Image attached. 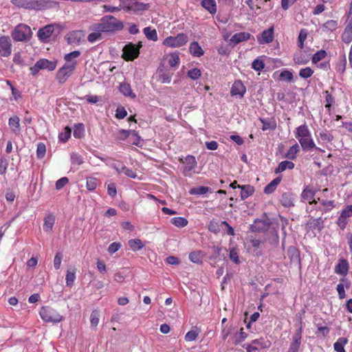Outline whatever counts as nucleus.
Listing matches in <instances>:
<instances>
[{"instance_id": "obj_1", "label": "nucleus", "mask_w": 352, "mask_h": 352, "mask_svg": "<svg viewBox=\"0 0 352 352\" xmlns=\"http://www.w3.org/2000/svg\"><path fill=\"white\" fill-rule=\"evenodd\" d=\"M80 55V52L78 50L73 51L65 55V63L58 70L56 76L59 83H65L73 74L77 66V61L75 58L79 57Z\"/></svg>"}, {"instance_id": "obj_2", "label": "nucleus", "mask_w": 352, "mask_h": 352, "mask_svg": "<svg viewBox=\"0 0 352 352\" xmlns=\"http://www.w3.org/2000/svg\"><path fill=\"white\" fill-rule=\"evenodd\" d=\"M295 138L298 140L303 151L322 150L317 147L311 138V132L306 124L298 126L294 131Z\"/></svg>"}, {"instance_id": "obj_3", "label": "nucleus", "mask_w": 352, "mask_h": 352, "mask_svg": "<svg viewBox=\"0 0 352 352\" xmlns=\"http://www.w3.org/2000/svg\"><path fill=\"white\" fill-rule=\"evenodd\" d=\"M124 28L123 23L115 16L107 15L102 17L99 23H96V30H100L103 33L113 32L122 30Z\"/></svg>"}, {"instance_id": "obj_4", "label": "nucleus", "mask_w": 352, "mask_h": 352, "mask_svg": "<svg viewBox=\"0 0 352 352\" xmlns=\"http://www.w3.org/2000/svg\"><path fill=\"white\" fill-rule=\"evenodd\" d=\"M11 3L18 8L42 10L50 8L53 1L50 0H11Z\"/></svg>"}, {"instance_id": "obj_5", "label": "nucleus", "mask_w": 352, "mask_h": 352, "mask_svg": "<svg viewBox=\"0 0 352 352\" xmlns=\"http://www.w3.org/2000/svg\"><path fill=\"white\" fill-rule=\"evenodd\" d=\"M11 36L16 42H28L32 37V32L28 25L19 23L12 32Z\"/></svg>"}, {"instance_id": "obj_6", "label": "nucleus", "mask_w": 352, "mask_h": 352, "mask_svg": "<svg viewBox=\"0 0 352 352\" xmlns=\"http://www.w3.org/2000/svg\"><path fill=\"white\" fill-rule=\"evenodd\" d=\"M39 314L41 319L45 322L58 323L65 319L63 316L50 306H43Z\"/></svg>"}, {"instance_id": "obj_7", "label": "nucleus", "mask_w": 352, "mask_h": 352, "mask_svg": "<svg viewBox=\"0 0 352 352\" xmlns=\"http://www.w3.org/2000/svg\"><path fill=\"white\" fill-rule=\"evenodd\" d=\"M179 162L180 170L184 176L191 177L195 173L197 163L195 156L188 155L184 158H179Z\"/></svg>"}, {"instance_id": "obj_8", "label": "nucleus", "mask_w": 352, "mask_h": 352, "mask_svg": "<svg viewBox=\"0 0 352 352\" xmlns=\"http://www.w3.org/2000/svg\"><path fill=\"white\" fill-rule=\"evenodd\" d=\"M142 47L141 41H139L138 44H133L129 43L124 45L122 50V57L126 61H132L137 58L140 54V49Z\"/></svg>"}, {"instance_id": "obj_9", "label": "nucleus", "mask_w": 352, "mask_h": 352, "mask_svg": "<svg viewBox=\"0 0 352 352\" xmlns=\"http://www.w3.org/2000/svg\"><path fill=\"white\" fill-rule=\"evenodd\" d=\"M12 52V44L8 36H0V56L8 57Z\"/></svg>"}, {"instance_id": "obj_10", "label": "nucleus", "mask_w": 352, "mask_h": 352, "mask_svg": "<svg viewBox=\"0 0 352 352\" xmlns=\"http://www.w3.org/2000/svg\"><path fill=\"white\" fill-rule=\"evenodd\" d=\"M274 38V28L273 26H271L257 36V41L261 45L268 44L273 41Z\"/></svg>"}, {"instance_id": "obj_11", "label": "nucleus", "mask_w": 352, "mask_h": 352, "mask_svg": "<svg viewBox=\"0 0 352 352\" xmlns=\"http://www.w3.org/2000/svg\"><path fill=\"white\" fill-rule=\"evenodd\" d=\"M135 136V141L132 142V144L138 146L140 143V137L138 135V133L134 130H124L120 129L118 132L117 139L120 140H124L129 137Z\"/></svg>"}, {"instance_id": "obj_12", "label": "nucleus", "mask_w": 352, "mask_h": 352, "mask_svg": "<svg viewBox=\"0 0 352 352\" xmlns=\"http://www.w3.org/2000/svg\"><path fill=\"white\" fill-rule=\"evenodd\" d=\"M246 93V87L243 85L241 80H235L232 84L230 90V94L232 96H237L242 98Z\"/></svg>"}, {"instance_id": "obj_13", "label": "nucleus", "mask_w": 352, "mask_h": 352, "mask_svg": "<svg viewBox=\"0 0 352 352\" xmlns=\"http://www.w3.org/2000/svg\"><path fill=\"white\" fill-rule=\"evenodd\" d=\"M316 192V190L311 185H307L301 193V198L304 201H308L310 205L316 204L317 201L314 199Z\"/></svg>"}, {"instance_id": "obj_14", "label": "nucleus", "mask_w": 352, "mask_h": 352, "mask_svg": "<svg viewBox=\"0 0 352 352\" xmlns=\"http://www.w3.org/2000/svg\"><path fill=\"white\" fill-rule=\"evenodd\" d=\"M176 66V54L175 53H170L166 54L161 62L160 67L164 68V69H168L170 68H173Z\"/></svg>"}, {"instance_id": "obj_15", "label": "nucleus", "mask_w": 352, "mask_h": 352, "mask_svg": "<svg viewBox=\"0 0 352 352\" xmlns=\"http://www.w3.org/2000/svg\"><path fill=\"white\" fill-rule=\"evenodd\" d=\"M54 28L52 25H47L38 30L37 36L40 41L45 42L54 32Z\"/></svg>"}, {"instance_id": "obj_16", "label": "nucleus", "mask_w": 352, "mask_h": 352, "mask_svg": "<svg viewBox=\"0 0 352 352\" xmlns=\"http://www.w3.org/2000/svg\"><path fill=\"white\" fill-rule=\"evenodd\" d=\"M95 28H96V23L91 25L89 28V30L93 32L90 33L87 36V41L91 43H93L96 41L101 40L102 38V33L103 32L100 31V30H96Z\"/></svg>"}, {"instance_id": "obj_17", "label": "nucleus", "mask_w": 352, "mask_h": 352, "mask_svg": "<svg viewBox=\"0 0 352 352\" xmlns=\"http://www.w3.org/2000/svg\"><path fill=\"white\" fill-rule=\"evenodd\" d=\"M57 65L56 60H49L46 58H42L37 61V66L40 67L41 69H47L48 71H53L56 69Z\"/></svg>"}, {"instance_id": "obj_18", "label": "nucleus", "mask_w": 352, "mask_h": 352, "mask_svg": "<svg viewBox=\"0 0 352 352\" xmlns=\"http://www.w3.org/2000/svg\"><path fill=\"white\" fill-rule=\"evenodd\" d=\"M112 167L119 173H124L125 175L130 178H135L137 177L136 173L131 169L127 168L123 164H113Z\"/></svg>"}, {"instance_id": "obj_19", "label": "nucleus", "mask_w": 352, "mask_h": 352, "mask_svg": "<svg viewBox=\"0 0 352 352\" xmlns=\"http://www.w3.org/2000/svg\"><path fill=\"white\" fill-rule=\"evenodd\" d=\"M259 120L263 124L262 126V130L263 131H274L276 129L277 124L276 121L274 119V118H260Z\"/></svg>"}, {"instance_id": "obj_20", "label": "nucleus", "mask_w": 352, "mask_h": 352, "mask_svg": "<svg viewBox=\"0 0 352 352\" xmlns=\"http://www.w3.org/2000/svg\"><path fill=\"white\" fill-rule=\"evenodd\" d=\"M351 283L350 281L346 278H342L340 279V283L337 285V292L338 293V296L340 299H343L345 298V290L344 288L349 289L350 287Z\"/></svg>"}, {"instance_id": "obj_21", "label": "nucleus", "mask_w": 352, "mask_h": 352, "mask_svg": "<svg viewBox=\"0 0 352 352\" xmlns=\"http://www.w3.org/2000/svg\"><path fill=\"white\" fill-rule=\"evenodd\" d=\"M349 271V264L346 259H340L335 268V272L338 274L346 276Z\"/></svg>"}, {"instance_id": "obj_22", "label": "nucleus", "mask_w": 352, "mask_h": 352, "mask_svg": "<svg viewBox=\"0 0 352 352\" xmlns=\"http://www.w3.org/2000/svg\"><path fill=\"white\" fill-rule=\"evenodd\" d=\"M119 90L126 97H129L132 99L136 98V95L133 91L131 85L128 82H122L119 86Z\"/></svg>"}, {"instance_id": "obj_23", "label": "nucleus", "mask_w": 352, "mask_h": 352, "mask_svg": "<svg viewBox=\"0 0 352 352\" xmlns=\"http://www.w3.org/2000/svg\"><path fill=\"white\" fill-rule=\"evenodd\" d=\"M8 125L11 131L15 133L19 134L21 131L20 118L17 116H13L10 118L8 120Z\"/></svg>"}, {"instance_id": "obj_24", "label": "nucleus", "mask_w": 352, "mask_h": 352, "mask_svg": "<svg viewBox=\"0 0 352 352\" xmlns=\"http://www.w3.org/2000/svg\"><path fill=\"white\" fill-rule=\"evenodd\" d=\"M287 256L292 263H300V252L296 246H289L287 249Z\"/></svg>"}, {"instance_id": "obj_25", "label": "nucleus", "mask_w": 352, "mask_h": 352, "mask_svg": "<svg viewBox=\"0 0 352 352\" xmlns=\"http://www.w3.org/2000/svg\"><path fill=\"white\" fill-rule=\"evenodd\" d=\"M251 34L248 32H241L239 33L234 34L230 38V41L234 44H239L243 41H248L250 39Z\"/></svg>"}, {"instance_id": "obj_26", "label": "nucleus", "mask_w": 352, "mask_h": 352, "mask_svg": "<svg viewBox=\"0 0 352 352\" xmlns=\"http://www.w3.org/2000/svg\"><path fill=\"white\" fill-rule=\"evenodd\" d=\"M168 69H164L162 67H160L157 70L155 78L157 81L162 83H169L170 82V75L169 73H166Z\"/></svg>"}, {"instance_id": "obj_27", "label": "nucleus", "mask_w": 352, "mask_h": 352, "mask_svg": "<svg viewBox=\"0 0 352 352\" xmlns=\"http://www.w3.org/2000/svg\"><path fill=\"white\" fill-rule=\"evenodd\" d=\"M280 203L284 207L290 208L294 206V197L292 192H284L280 198Z\"/></svg>"}, {"instance_id": "obj_28", "label": "nucleus", "mask_w": 352, "mask_h": 352, "mask_svg": "<svg viewBox=\"0 0 352 352\" xmlns=\"http://www.w3.org/2000/svg\"><path fill=\"white\" fill-rule=\"evenodd\" d=\"M238 188H241V198L244 200L253 195L254 188L251 185H237Z\"/></svg>"}, {"instance_id": "obj_29", "label": "nucleus", "mask_w": 352, "mask_h": 352, "mask_svg": "<svg viewBox=\"0 0 352 352\" xmlns=\"http://www.w3.org/2000/svg\"><path fill=\"white\" fill-rule=\"evenodd\" d=\"M201 5L211 14H214L217 12L215 0H201Z\"/></svg>"}, {"instance_id": "obj_30", "label": "nucleus", "mask_w": 352, "mask_h": 352, "mask_svg": "<svg viewBox=\"0 0 352 352\" xmlns=\"http://www.w3.org/2000/svg\"><path fill=\"white\" fill-rule=\"evenodd\" d=\"M189 51L191 55L195 57H200L204 53V51L197 42H193L190 44Z\"/></svg>"}, {"instance_id": "obj_31", "label": "nucleus", "mask_w": 352, "mask_h": 352, "mask_svg": "<svg viewBox=\"0 0 352 352\" xmlns=\"http://www.w3.org/2000/svg\"><path fill=\"white\" fill-rule=\"evenodd\" d=\"M248 335L244 331L243 328H241L240 331L236 333L232 337V342L234 345H239L243 342L247 338Z\"/></svg>"}, {"instance_id": "obj_32", "label": "nucleus", "mask_w": 352, "mask_h": 352, "mask_svg": "<svg viewBox=\"0 0 352 352\" xmlns=\"http://www.w3.org/2000/svg\"><path fill=\"white\" fill-rule=\"evenodd\" d=\"M338 28V21L328 20L322 25V31L324 32H331Z\"/></svg>"}, {"instance_id": "obj_33", "label": "nucleus", "mask_w": 352, "mask_h": 352, "mask_svg": "<svg viewBox=\"0 0 352 352\" xmlns=\"http://www.w3.org/2000/svg\"><path fill=\"white\" fill-rule=\"evenodd\" d=\"M294 163L291 161H283L281 162L278 167L275 169V173H280L285 171L287 169L292 170L294 168Z\"/></svg>"}, {"instance_id": "obj_34", "label": "nucleus", "mask_w": 352, "mask_h": 352, "mask_svg": "<svg viewBox=\"0 0 352 352\" xmlns=\"http://www.w3.org/2000/svg\"><path fill=\"white\" fill-rule=\"evenodd\" d=\"M293 60L297 65H305L309 61V57L302 52L295 54Z\"/></svg>"}, {"instance_id": "obj_35", "label": "nucleus", "mask_w": 352, "mask_h": 352, "mask_svg": "<svg viewBox=\"0 0 352 352\" xmlns=\"http://www.w3.org/2000/svg\"><path fill=\"white\" fill-rule=\"evenodd\" d=\"M81 36H82V34H81V32H80V31L70 32L67 36V43L69 44L78 43L80 42V41L81 40Z\"/></svg>"}, {"instance_id": "obj_36", "label": "nucleus", "mask_w": 352, "mask_h": 352, "mask_svg": "<svg viewBox=\"0 0 352 352\" xmlns=\"http://www.w3.org/2000/svg\"><path fill=\"white\" fill-rule=\"evenodd\" d=\"M301 344L300 337L299 335L293 336L292 342L289 346L288 352H298Z\"/></svg>"}, {"instance_id": "obj_37", "label": "nucleus", "mask_w": 352, "mask_h": 352, "mask_svg": "<svg viewBox=\"0 0 352 352\" xmlns=\"http://www.w3.org/2000/svg\"><path fill=\"white\" fill-rule=\"evenodd\" d=\"M205 254L201 250L194 251L189 254L190 260L195 263H201Z\"/></svg>"}, {"instance_id": "obj_38", "label": "nucleus", "mask_w": 352, "mask_h": 352, "mask_svg": "<svg viewBox=\"0 0 352 352\" xmlns=\"http://www.w3.org/2000/svg\"><path fill=\"white\" fill-rule=\"evenodd\" d=\"M143 32L147 39L153 41H157L158 39L157 31L151 27H146L143 29Z\"/></svg>"}, {"instance_id": "obj_39", "label": "nucleus", "mask_w": 352, "mask_h": 352, "mask_svg": "<svg viewBox=\"0 0 352 352\" xmlns=\"http://www.w3.org/2000/svg\"><path fill=\"white\" fill-rule=\"evenodd\" d=\"M300 151V147L297 143L292 146L286 152L285 157L289 160H293L296 158V155Z\"/></svg>"}, {"instance_id": "obj_40", "label": "nucleus", "mask_w": 352, "mask_h": 352, "mask_svg": "<svg viewBox=\"0 0 352 352\" xmlns=\"http://www.w3.org/2000/svg\"><path fill=\"white\" fill-rule=\"evenodd\" d=\"M348 339L344 337L340 338L334 343L333 348L336 352H345L344 345L347 344Z\"/></svg>"}, {"instance_id": "obj_41", "label": "nucleus", "mask_w": 352, "mask_h": 352, "mask_svg": "<svg viewBox=\"0 0 352 352\" xmlns=\"http://www.w3.org/2000/svg\"><path fill=\"white\" fill-rule=\"evenodd\" d=\"M281 181L280 177H276L270 183H269L264 188V192L266 194H270L272 193L276 186L279 184V183Z\"/></svg>"}, {"instance_id": "obj_42", "label": "nucleus", "mask_w": 352, "mask_h": 352, "mask_svg": "<svg viewBox=\"0 0 352 352\" xmlns=\"http://www.w3.org/2000/svg\"><path fill=\"white\" fill-rule=\"evenodd\" d=\"M200 333V330L197 327H194L190 331H188L185 336V340L186 342H192L196 340Z\"/></svg>"}, {"instance_id": "obj_43", "label": "nucleus", "mask_w": 352, "mask_h": 352, "mask_svg": "<svg viewBox=\"0 0 352 352\" xmlns=\"http://www.w3.org/2000/svg\"><path fill=\"white\" fill-rule=\"evenodd\" d=\"M55 223V218L53 215H49L44 219L43 230L45 232H50L52 230L54 224Z\"/></svg>"}, {"instance_id": "obj_44", "label": "nucleus", "mask_w": 352, "mask_h": 352, "mask_svg": "<svg viewBox=\"0 0 352 352\" xmlns=\"http://www.w3.org/2000/svg\"><path fill=\"white\" fill-rule=\"evenodd\" d=\"M308 31L306 29H301L300 30L298 37V46L300 50L304 48V42L307 38Z\"/></svg>"}, {"instance_id": "obj_45", "label": "nucleus", "mask_w": 352, "mask_h": 352, "mask_svg": "<svg viewBox=\"0 0 352 352\" xmlns=\"http://www.w3.org/2000/svg\"><path fill=\"white\" fill-rule=\"evenodd\" d=\"M129 245L130 248L134 252L140 250L144 247L142 241L139 239L129 240Z\"/></svg>"}, {"instance_id": "obj_46", "label": "nucleus", "mask_w": 352, "mask_h": 352, "mask_svg": "<svg viewBox=\"0 0 352 352\" xmlns=\"http://www.w3.org/2000/svg\"><path fill=\"white\" fill-rule=\"evenodd\" d=\"M341 38L344 43H350L352 41V30L345 26L344 30L342 34Z\"/></svg>"}, {"instance_id": "obj_47", "label": "nucleus", "mask_w": 352, "mask_h": 352, "mask_svg": "<svg viewBox=\"0 0 352 352\" xmlns=\"http://www.w3.org/2000/svg\"><path fill=\"white\" fill-rule=\"evenodd\" d=\"M76 270L75 268L72 270H67L65 278L67 286L71 287L74 285L76 280Z\"/></svg>"}, {"instance_id": "obj_48", "label": "nucleus", "mask_w": 352, "mask_h": 352, "mask_svg": "<svg viewBox=\"0 0 352 352\" xmlns=\"http://www.w3.org/2000/svg\"><path fill=\"white\" fill-rule=\"evenodd\" d=\"M324 94H325V108L330 113L332 105L335 104V99L329 91L326 90Z\"/></svg>"}, {"instance_id": "obj_49", "label": "nucleus", "mask_w": 352, "mask_h": 352, "mask_svg": "<svg viewBox=\"0 0 352 352\" xmlns=\"http://www.w3.org/2000/svg\"><path fill=\"white\" fill-rule=\"evenodd\" d=\"M319 137L323 142L329 143L333 140V135L327 129H324L319 133Z\"/></svg>"}, {"instance_id": "obj_50", "label": "nucleus", "mask_w": 352, "mask_h": 352, "mask_svg": "<svg viewBox=\"0 0 352 352\" xmlns=\"http://www.w3.org/2000/svg\"><path fill=\"white\" fill-rule=\"evenodd\" d=\"M209 191V188L206 186H199L197 188H192L189 190V193L192 195H200L206 194Z\"/></svg>"}, {"instance_id": "obj_51", "label": "nucleus", "mask_w": 352, "mask_h": 352, "mask_svg": "<svg viewBox=\"0 0 352 352\" xmlns=\"http://www.w3.org/2000/svg\"><path fill=\"white\" fill-rule=\"evenodd\" d=\"M86 186L89 190H94L98 186V179L92 177H87Z\"/></svg>"}, {"instance_id": "obj_52", "label": "nucleus", "mask_w": 352, "mask_h": 352, "mask_svg": "<svg viewBox=\"0 0 352 352\" xmlns=\"http://www.w3.org/2000/svg\"><path fill=\"white\" fill-rule=\"evenodd\" d=\"M252 68L255 71L261 72L265 68V63L261 59L257 58L252 62Z\"/></svg>"}, {"instance_id": "obj_53", "label": "nucleus", "mask_w": 352, "mask_h": 352, "mask_svg": "<svg viewBox=\"0 0 352 352\" xmlns=\"http://www.w3.org/2000/svg\"><path fill=\"white\" fill-rule=\"evenodd\" d=\"M327 56V52L325 50H321L315 53L312 56V62L313 63H317L318 62L324 59Z\"/></svg>"}, {"instance_id": "obj_54", "label": "nucleus", "mask_w": 352, "mask_h": 352, "mask_svg": "<svg viewBox=\"0 0 352 352\" xmlns=\"http://www.w3.org/2000/svg\"><path fill=\"white\" fill-rule=\"evenodd\" d=\"M346 60L345 56H344L343 58L336 63V69L338 72L340 74H343L346 69Z\"/></svg>"}, {"instance_id": "obj_55", "label": "nucleus", "mask_w": 352, "mask_h": 352, "mask_svg": "<svg viewBox=\"0 0 352 352\" xmlns=\"http://www.w3.org/2000/svg\"><path fill=\"white\" fill-rule=\"evenodd\" d=\"M229 258L235 264L240 263L239 252L236 248H232L230 250Z\"/></svg>"}, {"instance_id": "obj_56", "label": "nucleus", "mask_w": 352, "mask_h": 352, "mask_svg": "<svg viewBox=\"0 0 352 352\" xmlns=\"http://www.w3.org/2000/svg\"><path fill=\"white\" fill-rule=\"evenodd\" d=\"M279 77L280 80H286L287 82H292L294 78L292 72L287 69L282 71Z\"/></svg>"}, {"instance_id": "obj_57", "label": "nucleus", "mask_w": 352, "mask_h": 352, "mask_svg": "<svg viewBox=\"0 0 352 352\" xmlns=\"http://www.w3.org/2000/svg\"><path fill=\"white\" fill-rule=\"evenodd\" d=\"M314 74V70L309 67H305L300 69L299 76L302 78H308L311 77Z\"/></svg>"}, {"instance_id": "obj_58", "label": "nucleus", "mask_w": 352, "mask_h": 352, "mask_svg": "<svg viewBox=\"0 0 352 352\" xmlns=\"http://www.w3.org/2000/svg\"><path fill=\"white\" fill-rule=\"evenodd\" d=\"M72 130L69 126H66L64 131L60 133L59 135V139L61 142H67L71 136Z\"/></svg>"}, {"instance_id": "obj_59", "label": "nucleus", "mask_w": 352, "mask_h": 352, "mask_svg": "<svg viewBox=\"0 0 352 352\" xmlns=\"http://www.w3.org/2000/svg\"><path fill=\"white\" fill-rule=\"evenodd\" d=\"M99 313L97 310L92 311L90 316V322L92 327H97L99 323Z\"/></svg>"}, {"instance_id": "obj_60", "label": "nucleus", "mask_w": 352, "mask_h": 352, "mask_svg": "<svg viewBox=\"0 0 352 352\" xmlns=\"http://www.w3.org/2000/svg\"><path fill=\"white\" fill-rule=\"evenodd\" d=\"M46 152V147L43 143H39L37 145L36 155L38 159L43 158Z\"/></svg>"}, {"instance_id": "obj_61", "label": "nucleus", "mask_w": 352, "mask_h": 352, "mask_svg": "<svg viewBox=\"0 0 352 352\" xmlns=\"http://www.w3.org/2000/svg\"><path fill=\"white\" fill-rule=\"evenodd\" d=\"M188 76L192 80H197L201 76V71L198 68H192L188 71Z\"/></svg>"}, {"instance_id": "obj_62", "label": "nucleus", "mask_w": 352, "mask_h": 352, "mask_svg": "<svg viewBox=\"0 0 352 352\" xmlns=\"http://www.w3.org/2000/svg\"><path fill=\"white\" fill-rule=\"evenodd\" d=\"M72 163L76 165H80L83 163V159L80 155L76 153H72L71 155Z\"/></svg>"}, {"instance_id": "obj_63", "label": "nucleus", "mask_w": 352, "mask_h": 352, "mask_svg": "<svg viewBox=\"0 0 352 352\" xmlns=\"http://www.w3.org/2000/svg\"><path fill=\"white\" fill-rule=\"evenodd\" d=\"M163 45L169 47H176V37L168 36L163 41Z\"/></svg>"}, {"instance_id": "obj_64", "label": "nucleus", "mask_w": 352, "mask_h": 352, "mask_svg": "<svg viewBox=\"0 0 352 352\" xmlns=\"http://www.w3.org/2000/svg\"><path fill=\"white\" fill-rule=\"evenodd\" d=\"M122 247V245L120 243L118 242H113L111 243L108 248V252L110 254H113L118 252Z\"/></svg>"}]
</instances>
